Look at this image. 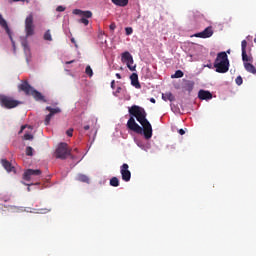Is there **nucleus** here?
<instances>
[{
    "label": "nucleus",
    "instance_id": "47",
    "mask_svg": "<svg viewBox=\"0 0 256 256\" xmlns=\"http://www.w3.org/2000/svg\"><path fill=\"white\" fill-rule=\"evenodd\" d=\"M12 1H14V2H19V1H25V0H12Z\"/></svg>",
    "mask_w": 256,
    "mask_h": 256
},
{
    "label": "nucleus",
    "instance_id": "46",
    "mask_svg": "<svg viewBox=\"0 0 256 256\" xmlns=\"http://www.w3.org/2000/svg\"><path fill=\"white\" fill-rule=\"evenodd\" d=\"M71 42H72V43H75V38H71Z\"/></svg>",
    "mask_w": 256,
    "mask_h": 256
},
{
    "label": "nucleus",
    "instance_id": "39",
    "mask_svg": "<svg viewBox=\"0 0 256 256\" xmlns=\"http://www.w3.org/2000/svg\"><path fill=\"white\" fill-rule=\"evenodd\" d=\"M178 133H179L180 135H185V130L180 129V130L178 131Z\"/></svg>",
    "mask_w": 256,
    "mask_h": 256
},
{
    "label": "nucleus",
    "instance_id": "36",
    "mask_svg": "<svg viewBox=\"0 0 256 256\" xmlns=\"http://www.w3.org/2000/svg\"><path fill=\"white\" fill-rule=\"evenodd\" d=\"M49 211H51V209H47V208L40 209V213H49Z\"/></svg>",
    "mask_w": 256,
    "mask_h": 256
},
{
    "label": "nucleus",
    "instance_id": "16",
    "mask_svg": "<svg viewBox=\"0 0 256 256\" xmlns=\"http://www.w3.org/2000/svg\"><path fill=\"white\" fill-rule=\"evenodd\" d=\"M1 163H2V166L4 167V169H6V171L8 173L15 171V167H13L11 162H9L8 160L2 159Z\"/></svg>",
    "mask_w": 256,
    "mask_h": 256
},
{
    "label": "nucleus",
    "instance_id": "19",
    "mask_svg": "<svg viewBox=\"0 0 256 256\" xmlns=\"http://www.w3.org/2000/svg\"><path fill=\"white\" fill-rule=\"evenodd\" d=\"M117 7H127L129 5V0H111Z\"/></svg>",
    "mask_w": 256,
    "mask_h": 256
},
{
    "label": "nucleus",
    "instance_id": "26",
    "mask_svg": "<svg viewBox=\"0 0 256 256\" xmlns=\"http://www.w3.org/2000/svg\"><path fill=\"white\" fill-rule=\"evenodd\" d=\"M26 155L28 157H33V147L31 146L26 147Z\"/></svg>",
    "mask_w": 256,
    "mask_h": 256
},
{
    "label": "nucleus",
    "instance_id": "1",
    "mask_svg": "<svg viewBox=\"0 0 256 256\" xmlns=\"http://www.w3.org/2000/svg\"><path fill=\"white\" fill-rule=\"evenodd\" d=\"M128 111L132 116L127 122L128 129L138 135H144V138L147 140L151 139L153 137V126H151V122L147 120L145 108L133 105Z\"/></svg>",
    "mask_w": 256,
    "mask_h": 256
},
{
    "label": "nucleus",
    "instance_id": "11",
    "mask_svg": "<svg viewBox=\"0 0 256 256\" xmlns=\"http://www.w3.org/2000/svg\"><path fill=\"white\" fill-rule=\"evenodd\" d=\"M39 175H41V170L28 169L24 172L23 179H24V181H31V179H33V177H39Z\"/></svg>",
    "mask_w": 256,
    "mask_h": 256
},
{
    "label": "nucleus",
    "instance_id": "22",
    "mask_svg": "<svg viewBox=\"0 0 256 256\" xmlns=\"http://www.w3.org/2000/svg\"><path fill=\"white\" fill-rule=\"evenodd\" d=\"M185 74L181 70H177L174 75L171 76L172 79H181Z\"/></svg>",
    "mask_w": 256,
    "mask_h": 256
},
{
    "label": "nucleus",
    "instance_id": "35",
    "mask_svg": "<svg viewBox=\"0 0 256 256\" xmlns=\"http://www.w3.org/2000/svg\"><path fill=\"white\" fill-rule=\"evenodd\" d=\"M56 11H58V13H63V11H65V7H63V6H58V7L56 8Z\"/></svg>",
    "mask_w": 256,
    "mask_h": 256
},
{
    "label": "nucleus",
    "instance_id": "18",
    "mask_svg": "<svg viewBox=\"0 0 256 256\" xmlns=\"http://www.w3.org/2000/svg\"><path fill=\"white\" fill-rule=\"evenodd\" d=\"M162 99L163 101H170L173 103L175 101V96L171 92L162 93Z\"/></svg>",
    "mask_w": 256,
    "mask_h": 256
},
{
    "label": "nucleus",
    "instance_id": "28",
    "mask_svg": "<svg viewBox=\"0 0 256 256\" xmlns=\"http://www.w3.org/2000/svg\"><path fill=\"white\" fill-rule=\"evenodd\" d=\"M86 75H89V77H93V69H91V66H87L85 69Z\"/></svg>",
    "mask_w": 256,
    "mask_h": 256
},
{
    "label": "nucleus",
    "instance_id": "25",
    "mask_svg": "<svg viewBox=\"0 0 256 256\" xmlns=\"http://www.w3.org/2000/svg\"><path fill=\"white\" fill-rule=\"evenodd\" d=\"M45 41H53V37L51 36V30H47L44 34Z\"/></svg>",
    "mask_w": 256,
    "mask_h": 256
},
{
    "label": "nucleus",
    "instance_id": "48",
    "mask_svg": "<svg viewBox=\"0 0 256 256\" xmlns=\"http://www.w3.org/2000/svg\"><path fill=\"white\" fill-rule=\"evenodd\" d=\"M254 43H256V36H255V38H254Z\"/></svg>",
    "mask_w": 256,
    "mask_h": 256
},
{
    "label": "nucleus",
    "instance_id": "31",
    "mask_svg": "<svg viewBox=\"0 0 256 256\" xmlns=\"http://www.w3.org/2000/svg\"><path fill=\"white\" fill-rule=\"evenodd\" d=\"M125 31H126V35H133V28L132 27H126Z\"/></svg>",
    "mask_w": 256,
    "mask_h": 256
},
{
    "label": "nucleus",
    "instance_id": "9",
    "mask_svg": "<svg viewBox=\"0 0 256 256\" xmlns=\"http://www.w3.org/2000/svg\"><path fill=\"white\" fill-rule=\"evenodd\" d=\"M120 173H121L122 179L126 183H129V181H131V171H129V164L124 163L120 167Z\"/></svg>",
    "mask_w": 256,
    "mask_h": 256
},
{
    "label": "nucleus",
    "instance_id": "49",
    "mask_svg": "<svg viewBox=\"0 0 256 256\" xmlns=\"http://www.w3.org/2000/svg\"><path fill=\"white\" fill-rule=\"evenodd\" d=\"M74 151H78L77 148H75Z\"/></svg>",
    "mask_w": 256,
    "mask_h": 256
},
{
    "label": "nucleus",
    "instance_id": "3",
    "mask_svg": "<svg viewBox=\"0 0 256 256\" xmlns=\"http://www.w3.org/2000/svg\"><path fill=\"white\" fill-rule=\"evenodd\" d=\"M19 91H23L25 95H32L34 97L35 101H43V103H47V100L45 99V96L41 94V92L35 90L29 82L24 81L18 86Z\"/></svg>",
    "mask_w": 256,
    "mask_h": 256
},
{
    "label": "nucleus",
    "instance_id": "30",
    "mask_svg": "<svg viewBox=\"0 0 256 256\" xmlns=\"http://www.w3.org/2000/svg\"><path fill=\"white\" fill-rule=\"evenodd\" d=\"M79 23H83V25L87 26L89 25V20L87 18H81L79 20Z\"/></svg>",
    "mask_w": 256,
    "mask_h": 256
},
{
    "label": "nucleus",
    "instance_id": "40",
    "mask_svg": "<svg viewBox=\"0 0 256 256\" xmlns=\"http://www.w3.org/2000/svg\"><path fill=\"white\" fill-rule=\"evenodd\" d=\"M89 129H90L89 125L84 126V131H89Z\"/></svg>",
    "mask_w": 256,
    "mask_h": 256
},
{
    "label": "nucleus",
    "instance_id": "2",
    "mask_svg": "<svg viewBox=\"0 0 256 256\" xmlns=\"http://www.w3.org/2000/svg\"><path fill=\"white\" fill-rule=\"evenodd\" d=\"M216 73H227L229 71V57L226 52H220L214 61Z\"/></svg>",
    "mask_w": 256,
    "mask_h": 256
},
{
    "label": "nucleus",
    "instance_id": "43",
    "mask_svg": "<svg viewBox=\"0 0 256 256\" xmlns=\"http://www.w3.org/2000/svg\"><path fill=\"white\" fill-rule=\"evenodd\" d=\"M116 77H117V79H121V74L116 73Z\"/></svg>",
    "mask_w": 256,
    "mask_h": 256
},
{
    "label": "nucleus",
    "instance_id": "14",
    "mask_svg": "<svg viewBox=\"0 0 256 256\" xmlns=\"http://www.w3.org/2000/svg\"><path fill=\"white\" fill-rule=\"evenodd\" d=\"M74 15H83L86 19H91L93 17V12L92 11H82L79 9L73 10Z\"/></svg>",
    "mask_w": 256,
    "mask_h": 256
},
{
    "label": "nucleus",
    "instance_id": "20",
    "mask_svg": "<svg viewBox=\"0 0 256 256\" xmlns=\"http://www.w3.org/2000/svg\"><path fill=\"white\" fill-rule=\"evenodd\" d=\"M242 61L243 63H253V58L247 55V52H242Z\"/></svg>",
    "mask_w": 256,
    "mask_h": 256
},
{
    "label": "nucleus",
    "instance_id": "32",
    "mask_svg": "<svg viewBox=\"0 0 256 256\" xmlns=\"http://www.w3.org/2000/svg\"><path fill=\"white\" fill-rule=\"evenodd\" d=\"M24 139L25 141H31V139H33V135L27 133L24 135Z\"/></svg>",
    "mask_w": 256,
    "mask_h": 256
},
{
    "label": "nucleus",
    "instance_id": "4",
    "mask_svg": "<svg viewBox=\"0 0 256 256\" xmlns=\"http://www.w3.org/2000/svg\"><path fill=\"white\" fill-rule=\"evenodd\" d=\"M56 159H67L71 157V150H69V146L67 143H60L55 151Z\"/></svg>",
    "mask_w": 256,
    "mask_h": 256
},
{
    "label": "nucleus",
    "instance_id": "23",
    "mask_svg": "<svg viewBox=\"0 0 256 256\" xmlns=\"http://www.w3.org/2000/svg\"><path fill=\"white\" fill-rule=\"evenodd\" d=\"M110 185H111V187H119V178L112 177L110 179Z\"/></svg>",
    "mask_w": 256,
    "mask_h": 256
},
{
    "label": "nucleus",
    "instance_id": "15",
    "mask_svg": "<svg viewBox=\"0 0 256 256\" xmlns=\"http://www.w3.org/2000/svg\"><path fill=\"white\" fill-rule=\"evenodd\" d=\"M130 79L133 87H135L136 89H141V84L139 83V76L137 75V73H133L130 76Z\"/></svg>",
    "mask_w": 256,
    "mask_h": 256
},
{
    "label": "nucleus",
    "instance_id": "44",
    "mask_svg": "<svg viewBox=\"0 0 256 256\" xmlns=\"http://www.w3.org/2000/svg\"><path fill=\"white\" fill-rule=\"evenodd\" d=\"M121 89V87H118L116 93H121Z\"/></svg>",
    "mask_w": 256,
    "mask_h": 256
},
{
    "label": "nucleus",
    "instance_id": "8",
    "mask_svg": "<svg viewBox=\"0 0 256 256\" xmlns=\"http://www.w3.org/2000/svg\"><path fill=\"white\" fill-rule=\"evenodd\" d=\"M46 111H49V114L46 115L44 124L49 125L51 123V119H53L54 115L57 113H61V108H52L51 106L46 107Z\"/></svg>",
    "mask_w": 256,
    "mask_h": 256
},
{
    "label": "nucleus",
    "instance_id": "12",
    "mask_svg": "<svg viewBox=\"0 0 256 256\" xmlns=\"http://www.w3.org/2000/svg\"><path fill=\"white\" fill-rule=\"evenodd\" d=\"M0 27L2 29H5L7 35H9V38L11 39V42L13 45H15V41H13V37L11 36V29H9V25L7 24V20L3 18V15L0 14Z\"/></svg>",
    "mask_w": 256,
    "mask_h": 256
},
{
    "label": "nucleus",
    "instance_id": "37",
    "mask_svg": "<svg viewBox=\"0 0 256 256\" xmlns=\"http://www.w3.org/2000/svg\"><path fill=\"white\" fill-rule=\"evenodd\" d=\"M22 46L24 47V49H27V40H24V41L22 42Z\"/></svg>",
    "mask_w": 256,
    "mask_h": 256
},
{
    "label": "nucleus",
    "instance_id": "13",
    "mask_svg": "<svg viewBox=\"0 0 256 256\" xmlns=\"http://www.w3.org/2000/svg\"><path fill=\"white\" fill-rule=\"evenodd\" d=\"M198 98H200L201 101H209L210 99H213V94L207 90H200L198 92Z\"/></svg>",
    "mask_w": 256,
    "mask_h": 256
},
{
    "label": "nucleus",
    "instance_id": "21",
    "mask_svg": "<svg viewBox=\"0 0 256 256\" xmlns=\"http://www.w3.org/2000/svg\"><path fill=\"white\" fill-rule=\"evenodd\" d=\"M78 181H80L81 183H89V177L85 174H79L77 176Z\"/></svg>",
    "mask_w": 256,
    "mask_h": 256
},
{
    "label": "nucleus",
    "instance_id": "6",
    "mask_svg": "<svg viewBox=\"0 0 256 256\" xmlns=\"http://www.w3.org/2000/svg\"><path fill=\"white\" fill-rule=\"evenodd\" d=\"M26 37H31L35 33V26L33 25V14H30L25 19Z\"/></svg>",
    "mask_w": 256,
    "mask_h": 256
},
{
    "label": "nucleus",
    "instance_id": "42",
    "mask_svg": "<svg viewBox=\"0 0 256 256\" xmlns=\"http://www.w3.org/2000/svg\"><path fill=\"white\" fill-rule=\"evenodd\" d=\"M150 103H156L155 98H150Z\"/></svg>",
    "mask_w": 256,
    "mask_h": 256
},
{
    "label": "nucleus",
    "instance_id": "34",
    "mask_svg": "<svg viewBox=\"0 0 256 256\" xmlns=\"http://www.w3.org/2000/svg\"><path fill=\"white\" fill-rule=\"evenodd\" d=\"M66 135H68V137H73V128L68 129Z\"/></svg>",
    "mask_w": 256,
    "mask_h": 256
},
{
    "label": "nucleus",
    "instance_id": "41",
    "mask_svg": "<svg viewBox=\"0 0 256 256\" xmlns=\"http://www.w3.org/2000/svg\"><path fill=\"white\" fill-rule=\"evenodd\" d=\"M71 63H75V60L66 62V65H71Z\"/></svg>",
    "mask_w": 256,
    "mask_h": 256
},
{
    "label": "nucleus",
    "instance_id": "27",
    "mask_svg": "<svg viewBox=\"0 0 256 256\" xmlns=\"http://www.w3.org/2000/svg\"><path fill=\"white\" fill-rule=\"evenodd\" d=\"M242 53L247 52V40L241 42Z\"/></svg>",
    "mask_w": 256,
    "mask_h": 256
},
{
    "label": "nucleus",
    "instance_id": "38",
    "mask_svg": "<svg viewBox=\"0 0 256 256\" xmlns=\"http://www.w3.org/2000/svg\"><path fill=\"white\" fill-rule=\"evenodd\" d=\"M111 89H115V80L111 81Z\"/></svg>",
    "mask_w": 256,
    "mask_h": 256
},
{
    "label": "nucleus",
    "instance_id": "5",
    "mask_svg": "<svg viewBox=\"0 0 256 256\" xmlns=\"http://www.w3.org/2000/svg\"><path fill=\"white\" fill-rule=\"evenodd\" d=\"M0 105L5 109H15L19 105V101L14 100L9 96H0Z\"/></svg>",
    "mask_w": 256,
    "mask_h": 256
},
{
    "label": "nucleus",
    "instance_id": "17",
    "mask_svg": "<svg viewBox=\"0 0 256 256\" xmlns=\"http://www.w3.org/2000/svg\"><path fill=\"white\" fill-rule=\"evenodd\" d=\"M251 63L252 62H245L244 68L248 73H252V75H256V68Z\"/></svg>",
    "mask_w": 256,
    "mask_h": 256
},
{
    "label": "nucleus",
    "instance_id": "33",
    "mask_svg": "<svg viewBox=\"0 0 256 256\" xmlns=\"http://www.w3.org/2000/svg\"><path fill=\"white\" fill-rule=\"evenodd\" d=\"M110 31H115V29H117V25L115 24V22H112L109 26Z\"/></svg>",
    "mask_w": 256,
    "mask_h": 256
},
{
    "label": "nucleus",
    "instance_id": "24",
    "mask_svg": "<svg viewBox=\"0 0 256 256\" xmlns=\"http://www.w3.org/2000/svg\"><path fill=\"white\" fill-rule=\"evenodd\" d=\"M193 87H195V83L188 81L186 83V91H188L189 93H191V91H193Z\"/></svg>",
    "mask_w": 256,
    "mask_h": 256
},
{
    "label": "nucleus",
    "instance_id": "10",
    "mask_svg": "<svg viewBox=\"0 0 256 256\" xmlns=\"http://www.w3.org/2000/svg\"><path fill=\"white\" fill-rule=\"evenodd\" d=\"M213 33V26H208L202 32L194 34V37H197L199 39H209V37H213Z\"/></svg>",
    "mask_w": 256,
    "mask_h": 256
},
{
    "label": "nucleus",
    "instance_id": "45",
    "mask_svg": "<svg viewBox=\"0 0 256 256\" xmlns=\"http://www.w3.org/2000/svg\"><path fill=\"white\" fill-rule=\"evenodd\" d=\"M25 129V126L21 127L20 133H23V130Z\"/></svg>",
    "mask_w": 256,
    "mask_h": 256
},
{
    "label": "nucleus",
    "instance_id": "29",
    "mask_svg": "<svg viewBox=\"0 0 256 256\" xmlns=\"http://www.w3.org/2000/svg\"><path fill=\"white\" fill-rule=\"evenodd\" d=\"M235 82H236V85H243V78L241 76H238Z\"/></svg>",
    "mask_w": 256,
    "mask_h": 256
},
{
    "label": "nucleus",
    "instance_id": "7",
    "mask_svg": "<svg viewBox=\"0 0 256 256\" xmlns=\"http://www.w3.org/2000/svg\"><path fill=\"white\" fill-rule=\"evenodd\" d=\"M122 63H126L128 69L130 71H135V65L133 66V56L129 52H124L122 53V58H121Z\"/></svg>",
    "mask_w": 256,
    "mask_h": 256
}]
</instances>
